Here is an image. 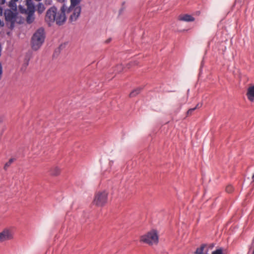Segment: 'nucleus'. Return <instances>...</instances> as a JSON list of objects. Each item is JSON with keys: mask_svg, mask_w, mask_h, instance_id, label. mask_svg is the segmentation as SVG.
<instances>
[{"mask_svg": "<svg viewBox=\"0 0 254 254\" xmlns=\"http://www.w3.org/2000/svg\"><path fill=\"white\" fill-rule=\"evenodd\" d=\"M142 88L140 87L137 88L133 90L129 94L130 97H133L138 95L141 91Z\"/></svg>", "mask_w": 254, "mask_h": 254, "instance_id": "ddd939ff", "label": "nucleus"}, {"mask_svg": "<svg viewBox=\"0 0 254 254\" xmlns=\"http://www.w3.org/2000/svg\"><path fill=\"white\" fill-rule=\"evenodd\" d=\"M81 8L80 6H76L73 8L72 10L69 12H72L69 17V21L70 22L75 21L79 17L81 13Z\"/></svg>", "mask_w": 254, "mask_h": 254, "instance_id": "423d86ee", "label": "nucleus"}, {"mask_svg": "<svg viewBox=\"0 0 254 254\" xmlns=\"http://www.w3.org/2000/svg\"><path fill=\"white\" fill-rule=\"evenodd\" d=\"M66 9V7L64 4L61 7L59 11H58L57 8L55 6H51L46 12L45 21L50 26L54 22L58 25H63L66 20L65 14Z\"/></svg>", "mask_w": 254, "mask_h": 254, "instance_id": "f257e3e1", "label": "nucleus"}, {"mask_svg": "<svg viewBox=\"0 0 254 254\" xmlns=\"http://www.w3.org/2000/svg\"><path fill=\"white\" fill-rule=\"evenodd\" d=\"M35 19L33 11H30L26 18V22L28 24L32 23Z\"/></svg>", "mask_w": 254, "mask_h": 254, "instance_id": "9b49d317", "label": "nucleus"}, {"mask_svg": "<svg viewBox=\"0 0 254 254\" xmlns=\"http://www.w3.org/2000/svg\"><path fill=\"white\" fill-rule=\"evenodd\" d=\"M194 19L193 16L188 14L180 15L178 16V20L180 21L192 22L194 21Z\"/></svg>", "mask_w": 254, "mask_h": 254, "instance_id": "6e6552de", "label": "nucleus"}, {"mask_svg": "<svg viewBox=\"0 0 254 254\" xmlns=\"http://www.w3.org/2000/svg\"><path fill=\"white\" fill-rule=\"evenodd\" d=\"M112 164H113V161H110V164L111 165Z\"/></svg>", "mask_w": 254, "mask_h": 254, "instance_id": "bb28decb", "label": "nucleus"}, {"mask_svg": "<svg viewBox=\"0 0 254 254\" xmlns=\"http://www.w3.org/2000/svg\"><path fill=\"white\" fill-rule=\"evenodd\" d=\"M15 160L14 158H10L7 162H6L3 167V169L5 171H6L8 168L11 165V164L14 162Z\"/></svg>", "mask_w": 254, "mask_h": 254, "instance_id": "4468645a", "label": "nucleus"}, {"mask_svg": "<svg viewBox=\"0 0 254 254\" xmlns=\"http://www.w3.org/2000/svg\"><path fill=\"white\" fill-rule=\"evenodd\" d=\"M81 0H70V5L67 9V13H69L73 8L79 6L78 5L80 3Z\"/></svg>", "mask_w": 254, "mask_h": 254, "instance_id": "1a4fd4ad", "label": "nucleus"}, {"mask_svg": "<svg viewBox=\"0 0 254 254\" xmlns=\"http://www.w3.org/2000/svg\"><path fill=\"white\" fill-rule=\"evenodd\" d=\"M111 38H109L108 39H107L106 41V43H109L111 42Z\"/></svg>", "mask_w": 254, "mask_h": 254, "instance_id": "b1692460", "label": "nucleus"}, {"mask_svg": "<svg viewBox=\"0 0 254 254\" xmlns=\"http://www.w3.org/2000/svg\"><path fill=\"white\" fill-rule=\"evenodd\" d=\"M252 179L253 181H254V174L252 176Z\"/></svg>", "mask_w": 254, "mask_h": 254, "instance_id": "a878e982", "label": "nucleus"}, {"mask_svg": "<svg viewBox=\"0 0 254 254\" xmlns=\"http://www.w3.org/2000/svg\"><path fill=\"white\" fill-rule=\"evenodd\" d=\"M44 29L40 27L33 35L31 38V47L33 50H38L44 42L45 39Z\"/></svg>", "mask_w": 254, "mask_h": 254, "instance_id": "f03ea898", "label": "nucleus"}, {"mask_svg": "<svg viewBox=\"0 0 254 254\" xmlns=\"http://www.w3.org/2000/svg\"><path fill=\"white\" fill-rule=\"evenodd\" d=\"M16 1H13V0H11L9 2V5L12 8H13V9H16Z\"/></svg>", "mask_w": 254, "mask_h": 254, "instance_id": "a211bd4d", "label": "nucleus"}, {"mask_svg": "<svg viewBox=\"0 0 254 254\" xmlns=\"http://www.w3.org/2000/svg\"><path fill=\"white\" fill-rule=\"evenodd\" d=\"M234 188L231 185H229L226 187V190L228 193H231L233 191Z\"/></svg>", "mask_w": 254, "mask_h": 254, "instance_id": "412c9836", "label": "nucleus"}, {"mask_svg": "<svg viewBox=\"0 0 254 254\" xmlns=\"http://www.w3.org/2000/svg\"><path fill=\"white\" fill-rule=\"evenodd\" d=\"M45 9V6L43 4L40 3L37 5V11L39 13L43 12Z\"/></svg>", "mask_w": 254, "mask_h": 254, "instance_id": "f3484780", "label": "nucleus"}, {"mask_svg": "<svg viewBox=\"0 0 254 254\" xmlns=\"http://www.w3.org/2000/svg\"><path fill=\"white\" fill-rule=\"evenodd\" d=\"M212 254H223V249L219 248L212 252Z\"/></svg>", "mask_w": 254, "mask_h": 254, "instance_id": "6ab92c4d", "label": "nucleus"}, {"mask_svg": "<svg viewBox=\"0 0 254 254\" xmlns=\"http://www.w3.org/2000/svg\"><path fill=\"white\" fill-rule=\"evenodd\" d=\"M3 121V118L1 117H0V123H1Z\"/></svg>", "mask_w": 254, "mask_h": 254, "instance_id": "393cba45", "label": "nucleus"}, {"mask_svg": "<svg viewBox=\"0 0 254 254\" xmlns=\"http://www.w3.org/2000/svg\"><path fill=\"white\" fill-rule=\"evenodd\" d=\"M206 246L205 244H202L199 248L196 249V251L195 252V254H202L203 252L204 251V249Z\"/></svg>", "mask_w": 254, "mask_h": 254, "instance_id": "dca6fc26", "label": "nucleus"}, {"mask_svg": "<svg viewBox=\"0 0 254 254\" xmlns=\"http://www.w3.org/2000/svg\"><path fill=\"white\" fill-rule=\"evenodd\" d=\"M13 237L12 231L8 229H4L0 232V243L11 240Z\"/></svg>", "mask_w": 254, "mask_h": 254, "instance_id": "39448f33", "label": "nucleus"}, {"mask_svg": "<svg viewBox=\"0 0 254 254\" xmlns=\"http://www.w3.org/2000/svg\"><path fill=\"white\" fill-rule=\"evenodd\" d=\"M5 0H0V4H4Z\"/></svg>", "mask_w": 254, "mask_h": 254, "instance_id": "4be33fe9", "label": "nucleus"}, {"mask_svg": "<svg viewBox=\"0 0 254 254\" xmlns=\"http://www.w3.org/2000/svg\"><path fill=\"white\" fill-rule=\"evenodd\" d=\"M140 241L150 245L157 244L158 241L157 231L152 230L148 232L146 234L141 237Z\"/></svg>", "mask_w": 254, "mask_h": 254, "instance_id": "7ed1b4c3", "label": "nucleus"}, {"mask_svg": "<svg viewBox=\"0 0 254 254\" xmlns=\"http://www.w3.org/2000/svg\"><path fill=\"white\" fill-rule=\"evenodd\" d=\"M205 254H208V253H207V252Z\"/></svg>", "mask_w": 254, "mask_h": 254, "instance_id": "c85d7f7f", "label": "nucleus"}, {"mask_svg": "<svg viewBox=\"0 0 254 254\" xmlns=\"http://www.w3.org/2000/svg\"><path fill=\"white\" fill-rule=\"evenodd\" d=\"M4 15L6 21L9 22L11 23V24H13L14 23L16 17V14L15 12H13L10 9H6L5 10Z\"/></svg>", "mask_w": 254, "mask_h": 254, "instance_id": "0eeeda50", "label": "nucleus"}, {"mask_svg": "<svg viewBox=\"0 0 254 254\" xmlns=\"http://www.w3.org/2000/svg\"><path fill=\"white\" fill-rule=\"evenodd\" d=\"M201 106V104H197L195 107L190 109L187 113V115H191L192 112L197 108H199Z\"/></svg>", "mask_w": 254, "mask_h": 254, "instance_id": "2eb2a0df", "label": "nucleus"}, {"mask_svg": "<svg viewBox=\"0 0 254 254\" xmlns=\"http://www.w3.org/2000/svg\"><path fill=\"white\" fill-rule=\"evenodd\" d=\"M244 0H236V2L242 3Z\"/></svg>", "mask_w": 254, "mask_h": 254, "instance_id": "5701e85b", "label": "nucleus"}, {"mask_svg": "<svg viewBox=\"0 0 254 254\" xmlns=\"http://www.w3.org/2000/svg\"><path fill=\"white\" fill-rule=\"evenodd\" d=\"M60 169L58 167H54L51 168L50 174L53 176H57L60 173Z\"/></svg>", "mask_w": 254, "mask_h": 254, "instance_id": "f8f14e48", "label": "nucleus"}, {"mask_svg": "<svg viewBox=\"0 0 254 254\" xmlns=\"http://www.w3.org/2000/svg\"><path fill=\"white\" fill-rule=\"evenodd\" d=\"M181 107V106H179V110L180 109Z\"/></svg>", "mask_w": 254, "mask_h": 254, "instance_id": "cd10ccee", "label": "nucleus"}, {"mask_svg": "<svg viewBox=\"0 0 254 254\" xmlns=\"http://www.w3.org/2000/svg\"><path fill=\"white\" fill-rule=\"evenodd\" d=\"M247 96L251 101L254 100V86L250 87L248 89Z\"/></svg>", "mask_w": 254, "mask_h": 254, "instance_id": "9d476101", "label": "nucleus"}, {"mask_svg": "<svg viewBox=\"0 0 254 254\" xmlns=\"http://www.w3.org/2000/svg\"><path fill=\"white\" fill-rule=\"evenodd\" d=\"M123 69V67L122 64L118 65L116 67V69H115V71H116V72H120L122 71Z\"/></svg>", "mask_w": 254, "mask_h": 254, "instance_id": "aec40b11", "label": "nucleus"}, {"mask_svg": "<svg viewBox=\"0 0 254 254\" xmlns=\"http://www.w3.org/2000/svg\"><path fill=\"white\" fill-rule=\"evenodd\" d=\"M108 193L105 191L98 192L94 196V204L97 206H103L107 202Z\"/></svg>", "mask_w": 254, "mask_h": 254, "instance_id": "20e7f679", "label": "nucleus"}]
</instances>
